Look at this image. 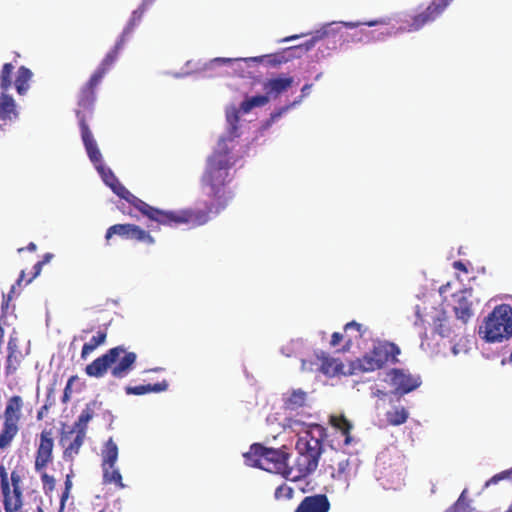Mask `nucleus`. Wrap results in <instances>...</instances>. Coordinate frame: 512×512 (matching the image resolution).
<instances>
[{"instance_id":"4468645a","label":"nucleus","mask_w":512,"mask_h":512,"mask_svg":"<svg viewBox=\"0 0 512 512\" xmlns=\"http://www.w3.org/2000/svg\"><path fill=\"white\" fill-rule=\"evenodd\" d=\"M384 381L394 388L392 394L396 396L397 401L400 400L401 396L416 388V383L411 375L406 374L401 369H391L386 374Z\"/></svg>"},{"instance_id":"ddd939ff","label":"nucleus","mask_w":512,"mask_h":512,"mask_svg":"<svg viewBox=\"0 0 512 512\" xmlns=\"http://www.w3.org/2000/svg\"><path fill=\"white\" fill-rule=\"evenodd\" d=\"M114 235H117L123 239H131L143 242L148 245H153L155 243V239L148 231L132 223L114 224L110 226L106 230L105 234V241L107 245H109V241Z\"/></svg>"},{"instance_id":"a18cd8bd","label":"nucleus","mask_w":512,"mask_h":512,"mask_svg":"<svg viewBox=\"0 0 512 512\" xmlns=\"http://www.w3.org/2000/svg\"><path fill=\"white\" fill-rule=\"evenodd\" d=\"M512 476V468L509 469V470H505V471H502L496 475H494L492 478H490L487 482H486V486H489L491 484H496L498 483L500 480H503V479H508Z\"/></svg>"},{"instance_id":"f03ea898","label":"nucleus","mask_w":512,"mask_h":512,"mask_svg":"<svg viewBox=\"0 0 512 512\" xmlns=\"http://www.w3.org/2000/svg\"><path fill=\"white\" fill-rule=\"evenodd\" d=\"M234 164L235 161L226 145V141L224 139L220 140L217 148L207 159L206 169L201 179L206 194L213 199V202L206 209H191L192 211L206 213L207 221L205 223L209 221L211 213L218 214L232 198L231 192L227 189V184L231 180L229 171Z\"/></svg>"},{"instance_id":"49530a36","label":"nucleus","mask_w":512,"mask_h":512,"mask_svg":"<svg viewBox=\"0 0 512 512\" xmlns=\"http://www.w3.org/2000/svg\"><path fill=\"white\" fill-rule=\"evenodd\" d=\"M364 24H366L368 26L380 25L381 26V31H380L381 35H391L392 34L391 29L387 26V24L383 20H375V21L365 22Z\"/></svg>"},{"instance_id":"6e6552de","label":"nucleus","mask_w":512,"mask_h":512,"mask_svg":"<svg viewBox=\"0 0 512 512\" xmlns=\"http://www.w3.org/2000/svg\"><path fill=\"white\" fill-rule=\"evenodd\" d=\"M115 62L116 60L112 59V56L106 55L89 80L81 87L75 110L79 125L87 124V120L92 117L96 100L95 89Z\"/></svg>"},{"instance_id":"e2e57ef3","label":"nucleus","mask_w":512,"mask_h":512,"mask_svg":"<svg viewBox=\"0 0 512 512\" xmlns=\"http://www.w3.org/2000/svg\"><path fill=\"white\" fill-rule=\"evenodd\" d=\"M0 336H1V340L3 339V328L0 327Z\"/></svg>"},{"instance_id":"5701e85b","label":"nucleus","mask_w":512,"mask_h":512,"mask_svg":"<svg viewBox=\"0 0 512 512\" xmlns=\"http://www.w3.org/2000/svg\"><path fill=\"white\" fill-rule=\"evenodd\" d=\"M354 361H350L347 368L346 366L338 359L325 357L321 363V372L329 377H335L339 375L351 376L357 375L358 373H349L354 367Z\"/></svg>"},{"instance_id":"aec40b11","label":"nucleus","mask_w":512,"mask_h":512,"mask_svg":"<svg viewBox=\"0 0 512 512\" xmlns=\"http://www.w3.org/2000/svg\"><path fill=\"white\" fill-rule=\"evenodd\" d=\"M294 79L291 76L279 75L274 78L267 79L263 83V90L267 96L272 99H277L283 93L292 87Z\"/></svg>"},{"instance_id":"423d86ee","label":"nucleus","mask_w":512,"mask_h":512,"mask_svg":"<svg viewBox=\"0 0 512 512\" xmlns=\"http://www.w3.org/2000/svg\"><path fill=\"white\" fill-rule=\"evenodd\" d=\"M136 361L135 352L128 351L123 345H119L94 359L85 367V373L89 377L102 378L110 370L112 377L123 379L134 369Z\"/></svg>"},{"instance_id":"f3484780","label":"nucleus","mask_w":512,"mask_h":512,"mask_svg":"<svg viewBox=\"0 0 512 512\" xmlns=\"http://www.w3.org/2000/svg\"><path fill=\"white\" fill-rule=\"evenodd\" d=\"M79 126L81 138L90 161L94 164L96 169H101L103 165L102 154L98 148L97 142L94 139L88 124L83 123Z\"/></svg>"},{"instance_id":"473e14b6","label":"nucleus","mask_w":512,"mask_h":512,"mask_svg":"<svg viewBox=\"0 0 512 512\" xmlns=\"http://www.w3.org/2000/svg\"><path fill=\"white\" fill-rule=\"evenodd\" d=\"M102 472L104 484H114L118 489H124L126 487L123 483L122 475L116 465L112 466V468L102 467Z\"/></svg>"},{"instance_id":"4c0bfd02","label":"nucleus","mask_w":512,"mask_h":512,"mask_svg":"<svg viewBox=\"0 0 512 512\" xmlns=\"http://www.w3.org/2000/svg\"><path fill=\"white\" fill-rule=\"evenodd\" d=\"M294 496V489L286 483L279 485L274 492V498L277 501H286L292 499Z\"/></svg>"},{"instance_id":"39448f33","label":"nucleus","mask_w":512,"mask_h":512,"mask_svg":"<svg viewBox=\"0 0 512 512\" xmlns=\"http://www.w3.org/2000/svg\"><path fill=\"white\" fill-rule=\"evenodd\" d=\"M14 70L12 63L3 64L0 70V120L5 123L16 120L19 116L16 102L7 94L8 90L14 87L19 95H25L33 77L32 71L26 66H20L16 73Z\"/></svg>"},{"instance_id":"ea45409f","label":"nucleus","mask_w":512,"mask_h":512,"mask_svg":"<svg viewBox=\"0 0 512 512\" xmlns=\"http://www.w3.org/2000/svg\"><path fill=\"white\" fill-rule=\"evenodd\" d=\"M54 257V255L52 253H46L44 256H43V259L41 261H38L34 266H33V274L32 276L26 280V284L30 283L34 278H36L41 270H42V267L48 263L52 258Z\"/></svg>"},{"instance_id":"bf43d9fd","label":"nucleus","mask_w":512,"mask_h":512,"mask_svg":"<svg viewBox=\"0 0 512 512\" xmlns=\"http://www.w3.org/2000/svg\"><path fill=\"white\" fill-rule=\"evenodd\" d=\"M263 56L261 57H252V58H248L247 60H252V61H255V62H261L263 60Z\"/></svg>"},{"instance_id":"dca6fc26","label":"nucleus","mask_w":512,"mask_h":512,"mask_svg":"<svg viewBox=\"0 0 512 512\" xmlns=\"http://www.w3.org/2000/svg\"><path fill=\"white\" fill-rule=\"evenodd\" d=\"M455 304L453 306V311L455 313L456 318L462 322V326L466 325L468 321L474 315L472 308V290L464 289L459 291L458 293L453 294Z\"/></svg>"},{"instance_id":"c85d7f7f","label":"nucleus","mask_w":512,"mask_h":512,"mask_svg":"<svg viewBox=\"0 0 512 512\" xmlns=\"http://www.w3.org/2000/svg\"><path fill=\"white\" fill-rule=\"evenodd\" d=\"M409 417L408 410L401 405L392 406L385 412V418L388 425L399 426L404 424Z\"/></svg>"},{"instance_id":"2eb2a0df","label":"nucleus","mask_w":512,"mask_h":512,"mask_svg":"<svg viewBox=\"0 0 512 512\" xmlns=\"http://www.w3.org/2000/svg\"><path fill=\"white\" fill-rule=\"evenodd\" d=\"M54 440L51 430H43L40 434V442L36 452L35 470L42 472L53 460Z\"/></svg>"},{"instance_id":"c9c22d12","label":"nucleus","mask_w":512,"mask_h":512,"mask_svg":"<svg viewBox=\"0 0 512 512\" xmlns=\"http://www.w3.org/2000/svg\"><path fill=\"white\" fill-rule=\"evenodd\" d=\"M269 102V97L265 93V95H256L249 98H246L240 104V110L243 113H249L255 107L265 106Z\"/></svg>"},{"instance_id":"9d476101","label":"nucleus","mask_w":512,"mask_h":512,"mask_svg":"<svg viewBox=\"0 0 512 512\" xmlns=\"http://www.w3.org/2000/svg\"><path fill=\"white\" fill-rule=\"evenodd\" d=\"M400 349L397 345L390 342L378 343L374 348L366 353L362 358L354 360V367L349 373L371 372L382 368L387 362H397V356Z\"/></svg>"},{"instance_id":"a211bd4d","label":"nucleus","mask_w":512,"mask_h":512,"mask_svg":"<svg viewBox=\"0 0 512 512\" xmlns=\"http://www.w3.org/2000/svg\"><path fill=\"white\" fill-rule=\"evenodd\" d=\"M79 126L81 138L90 161L94 164L96 169H101L103 165L102 154L98 148L97 142L94 139L88 124L83 123Z\"/></svg>"},{"instance_id":"0e129e2a","label":"nucleus","mask_w":512,"mask_h":512,"mask_svg":"<svg viewBox=\"0 0 512 512\" xmlns=\"http://www.w3.org/2000/svg\"><path fill=\"white\" fill-rule=\"evenodd\" d=\"M506 512H512V505L508 508Z\"/></svg>"},{"instance_id":"c756f323","label":"nucleus","mask_w":512,"mask_h":512,"mask_svg":"<svg viewBox=\"0 0 512 512\" xmlns=\"http://www.w3.org/2000/svg\"><path fill=\"white\" fill-rule=\"evenodd\" d=\"M307 393L302 389H294L284 399V407L289 410H297L306 405Z\"/></svg>"},{"instance_id":"7ed1b4c3","label":"nucleus","mask_w":512,"mask_h":512,"mask_svg":"<svg viewBox=\"0 0 512 512\" xmlns=\"http://www.w3.org/2000/svg\"><path fill=\"white\" fill-rule=\"evenodd\" d=\"M112 191L134 206L143 216L158 225L176 227L180 225L200 226L207 221V214L192 210H161L133 195L119 180L110 183Z\"/></svg>"},{"instance_id":"f257e3e1","label":"nucleus","mask_w":512,"mask_h":512,"mask_svg":"<svg viewBox=\"0 0 512 512\" xmlns=\"http://www.w3.org/2000/svg\"><path fill=\"white\" fill-rule=\"evenodd\" d=\"M449 286V283L439 287L431 283L432 293L429 296L423 295L421 311L418 309V318L423 327L420 347L430 355L444 353L447 348L456 353L455 341L463 329L462 325L455 323L436 295V291L443 295Z\"/></svg>"},{"instance_id":"864d4df0","label":"nucleus","mask_w":512,"mask_h":512,"mask_svg":"<svg viewBox=\"0 0 512 512\" xmlns=\"http://www.w3.org/2000/svg\"><path fill=\"white\" fill-rule=\"evenodd\" d=\"M453 268L456 270L462 271L463 273H468V268H467L466 264L460 260L453 262Z\"/></svg>"},{"instance_id":"7c9ffc66","label":"nucleus","mask_w":512,"mask_h":512,"mask_svg":"<svg viewBox=\"0 0 512 512\" xmlns=\"http://www.w3.org/2000/svg\"><path fill=\"white\" fill-rule=\"evenodd\" d=\"M93 417V407L90 404H87L79 415L77 421L74 423L73 427L70 429V434H74L75 432H84V434H86L87 425Z\"/></svg>"},{"instance_id":"8fccbe9b","label":"nucleus","mask_w":512,"mask_h":512,"mask_svg":"<svg viewBox=\"0 0 512 512\" xmlns=\"http://www.w3.org/2000/svg\"><path fill=\"white\" fill-rule=\"evenodd\" d=\"M226 118L230 125H232L235 128L236 124L239 122L238 111L236 109H233L232 111L227 112Z\"/></svg>"},{"instance_id":"2f4dec72","label":"nucleus","mask_w":512,"mask_h":512,"mask_svg":"<svg viewBox=\"0 0 512 512\" xmlns=\"http://www.w3.org/2000/svg\"><path fill=\"white\" fill-rule=\"evenodd\" d=\"M107 339V332L105 330L98 331L89 342L85 343L81 351V359L85 360L87 357L99 346L105 344Z\"/></svg>"},{"instance_id":"20e7f679","label":"nucleus","mask_w":512,"mask_h":512,"mask_svg":"<svg viewBox=\"0 0 512 512\" xmlns=\"http://www.w3.org/2000/svg\"><path fill=\"white\" fill-rule=\"evenodd\" d=\"M297 431L298 440L295 445L297 458L294 468L298 471L295 478L305 477L313 473L319 464V459L323 453V441L326 438V429L320 424H305L297 420L290 423V427Z\"/></svg>"},{"instance_id":"3c124183","label":"nucleus","mask_w":512,"mask_h":512,"mask_svg":"<svg viewBox=\"0 0 512 512\" xmlns=\"http://www.w3.org/2000/svg\"><path fill=\"white\" fill-rule=\"evenodd\" d=\"M342 341L345 342V336L344 334L340 333V332H334L331 336V340H330V346L331 347H336L338 346Z\"/></svg>"},{"instance_id":"6ab92c4d","label":"nucleus","mask_w":512,"mask_h":512,"mask_svg":"<svg viewBox=\"0 0 512 512\" xmlns=\"http://www.w3.org/2000/svg\"><path fill=\"white\" fill-rule=\"evenodd\" d=\"M79 126L81 138L90 161L94 164L96 169H101L103 165L102 154L98 148L97 142L94 139L88 124L83 123Z\"/></svg>"},{"instance_id":"13d9d810","label":"nucleus","mask_w":512,"mask_h":512,"mask_svg":"<svg viewBox=\"0 0 512 512\" xmlns=\"http://www.w3.org/2000/svg\"><path fill=\"white\" fill-rule=\"evenodd\" d=\"M344 25L347 27V28H354L356 27L358 24L356 23H353V22H345Z\"/></svg>"},{"instance_id":"f704fd0d","label":"nucleus","mask_w":512,"mask_h":512,"mask_svg":"<svg viewBox=\"0 0 512 512\" xmlns=\"http://www.w3.org/2000/svg\"><path fill=\"white\" fill-rule=\"evenodd\" d=\"M311 87H312V84H305L301 89V95L292 103H290L286 106H283V107L279 108L278 110L272 112L270 115V120L272 122L278 120L290 108L294 107L296 104H299L303 100V98H305L310 93Z\"/></svg>"},{"instance_id":"412c9836","label":"nucleus","mask_w":512,"mask_h":512,"mask_svg":"<svg viewBox=\"0 0 512 512\" xmlns=\"http://www.w3.org/2000/svg\"><path fill=\"white\" fill-rule=\"evenodd\" d=\"M24 356L19 348L17 338L10 337L7 344V357L5 361V375H14L20 368Z\"/></svg>"},{"instance_id":"a19ab883","label":"nucleus","mask_w":512,"mask_h":512,"mask_svg":"<svg viewBox=\"0 0 512 512\" xmlns=\"http://www.w3.org/2000/svg\"><path fill=\"white\" fill-rule=\"evenodd\" d=\"M168 382L166 380H163L161 382H158V383H154V384H145L144 385V388H145V394L147 393H159V392H163V391H166L168 389Z\"/></svg>"},{"instance_id":"6e6d98bb","label":"nucleus","mask_w":512,"mask_h":512,"mask_svg":"<svg viewBox=\"0 0 512 512\" xmlns=\"http://www.w3.org/2000/svg\"><path fill=\"white\" fill-rule=\"evenodd\" d=\"M24 278H25V271H24V270H22V271L20 272V275H19L18 280L16 281V284H15V285H13V286L11 287V291H10V293H14V292H15V286H16V285L20 286V285H21V283H22V281L24 280Z\"/></svg>"},{"instance_id":"79ce46f5","label":"nucleus","mask_w":512,"mask_h":512,"mask_svg":"<svg viewBox=\"0 0 512 512\" xmlns=\"http://www.w3.org/2000/svg\"><path fill=\"white\" fill-rule=\"evenodd\" d=\"M77 380H78V376L77 375H72L68 379V381L66 383V386L64 388L62 402L66 403V402H68L70 400V397H71V394H72V385Z\"/></svg>"},{"instance_id":"0eeeda50","label":"nucleus","mask_w":512,"mask_h":512,"mask_svg":"<svg viewBox=\"0 0 512 512\" xmlns=\"http://www.w3.org/2000/svg\"><path fill=\"white\" fill-rule=\"evenodd\" d=\"M245 462L248 466L260 468L262 470L290 477L293 467H289V454L282 449L269 448L261 443H254L250 446L247 453L244 454Z\"/></svg>"},{"instance_id":"603ef678","label":"nucleus","mask_w":512,"mask_h":512,"mask_svg":"<svg viewBox=\"0 0 512 512\" xmlns=\"http://www.w3.org/2000/svg\"><path fill=\"white\" fill-rule=\"evenodd\" d=\"M269 57H270L269 62L273 65H279V64L287 61V59L283 55H280V54L270 55Z\"/></svg>"},{"instance_id":"4d7b16f0","label":"nucleus","mask_w":512,"mask_h":512,"mask_svg":"<svg viewBox=\"0 0 512 512\" xmlns=\"http://www.w3.org/2000/svg\"><path fill=\"white\" fill-rule=\"evenodd\" d=\"M232 60L230 58H216L214 59V62H221V63H228V62H231Z\"/></svg>"},{"instance_id":"a878e982","label":"nucleus","mask_w":512,"mask_h":512,"mask_svg":"<svg viewBox=\"0 0 512 512\" xmlns=\"http://www.w3.org/2000/svg\"><path fill=\"white\" fill-rule=\"evenodd\" d=\"M330 424L340 433V436L343 438L342 444L338 443L340 448L349 446L353 442V437L351 436V430L353 426L345 416H331Z\"/></svg>"},{"instance_id":"5fc2aeb1","label":"nucleus","mask_w":512,"mask_h":512,"mask_svg":"<svg viewBox=\"0 0 512 512\" xmlns=\"http://www.w3.org/2000/svg\"><path fill=\"white\" fill-rule=\"evenodd\" d=\"M37 249V246L35 243L33 242H30L27 247H21V248H18V253H22L24 250H28V251H31V252H34L36 251Z\"/></svg>"},{"instance_id":"37998d69","label":"nucleus","mask_w":512,"mask_h":512,"mask_svg":"<svg viewBox=\"0 0 512 512\" xmlns=\"http://www.w3.org/2000/svg\"><path fill=\"white\" fill-rule=\"evenodd\" d=\"M100 174L102 175V178L104 182L110 186V183L116 182L118 178L114 175V173L109 168H105L104 165H102L101 169H97Z\"/></svg>"},{"instance_id":"393cba45","label":"nucleus","mask_w":512,"mask_h":512,"mask_svg":"<svg viewBox=\"0 0 512 512\" xmlns=\"http://www.w3.org/2000/svg\"><path fill=\"white\" fill-rule=\"evenodd\" d=\"M453 0H433L421 14H418V28L439 17Z\"/></svg>"},{"instance_id":"680f3d73","label":"nucleus","mask_w":512,"mask_h":512,"mask_svg":"<svg viewBox=\"0 0 512 512\" xmlns=\"http://www.w3.org/2000/svg\"><path fill=\"white\" fill-rule=\"evenodd\" d=\"M298 36H291V37H288L286 39H284V41H289V40H293V39H296Z\"/></svg>"},{"instance_id":"f8f14e48","label":"nucleus","mask_w":512,"mask_h":512,"mask_svg":"<svg viewBox=\"0 0 512 512\" xmlns=\"http://www.w3.org/2000/svg\"><path fill=\"white\" fill-rule=\"evenodd\" d=\"M11 485L8 480V473L4 466H0V485L3 494L5 512H23V500L21 489V476L17 471L11 472Z\"/></svg>"},{"instance_id":"58836bf2","label":"nucleus","mask_w":512,"mask_h":512,"mask_svg":"<svg viewBox=\"0 0 512 512\" xmlns=\"http://www.w3.org/2000/svg\"><path fill=\"white\" fill-rule=\"evenodd\" d=\"M373 395L378 398V402L376 404V407L378 409L384 408L386 401H388L389 403H392L394 400V397H395L392 394V391L390 393H388V392L380 390V389H377L376 391H374Z\"/></svg>"},{"instance_id":"69168bd1","label":"nucleus","mask_w":512,"mask_h":512,"mask_svg":"<svg viewBox=\"0 0 512 512\" xmlns=\"http://www.w3.org/2000/svg\"><path fill=\"white\" fill-rule=\"evenodd\" d=\"M39 512H43L41 509H39Z\"/></svg>"},{"instance_id":"09e8293b","label":"nucleus","mask_w":512,"mask_h":512,"mask_svg":"<svg viewBox=\"0 0 512 512\" xmlns=\"http://www.w3.org/2000/svg\"><path fill=\"white\" fill-rule=\"evenodd\" d=\"M125 392L127 395H144L145 394V388L144 385H137V386H126Z\"/></svg>"},{"instance_id":"1a4fd4ad","label":"nucleus","mask_w":512,"mask_h":512,"mask_svg":"<svg viewBox=\"0 0 512 512\" xmlns=\"http://www.w3.org/2000/svg\"><path fill=\"white\" fill-rule=\"evenodd\" d=\"M479 336L489 343L502 342L512 336V307L497 305L479 326Z\"/></svg>"},{"instance_id":"9b49d317","label":"nucleus","mask_w":512,"mask_h":512,"mask_svg":"<svg viewBox=\"0 0 512 512\" xmlns=\"http://www.w3.org/2000/svg\"><path fill=\"white\" fill-rule=\"evenodd\" d=\"M22 408L23 399L21 396L14 395L7 400L3 414V427L0 433V449H6L9 447L16 436Z\"/></svg>"},{"instance_id":"de8ad7c7","label":"nucleus","mask_w":512,"mask_h":512,"mask_svg":"<svg viewBox=\"0 0 512 512\" xmlns=\"http://www.w3.org/2000/svg\"><path fill=\"white\" fill-rule=\"evenodd\" d=\"M71 488H72L71 477H70V475H67L66 480H65V489L61 495V501H60L61 506H64L66 500L68 499Z\"/></svg>"},{"instance_id":"b1692460","label":"nucleus","mask_w":512,"mask_h":512,"mask_svg":"<svg viewBox=\"0 0 512 512\" xmlns=\"http://www.w3.org/2000/svg\"><path fill=\"white\" fill-rule=\"evenodd\" d=\"M85 436L84 432H75L74 434H70V430L63 432L60 442L64 447L65 458L73 459L79 453Z\"/></svg>"},{"instance_id":"052dcab7","label":"nucleus","mask_w":512,"mask_h":512,"mask_svg":"<svg viewBox=\"0 0 512 512\" xmlns=\"http://www.w3.org/2000/svg\"><path fill=\"white\" fill-rule=\"evenodd\" d=\"M314 45V40H311L307 46H306V50L310 49L312 46Z\"/></svg>"},{"instance_id":"bb28decb","label":"nucleus","mask_w":512,"mask_h":512,"mask_svg":"<svg viewBox=\"0 0 512 512\" xmlns=\"http://www.w3.org/2000/svg\"><path fill=\"white\" fill-rule=\"evenodd\" d=\"M118 460V446L114 442L112 438H109L101 451V468L108 467L112 468V466L116 465Z\"/></svg>"},{"instance_id":"e433bc0d","label":"nucleus","mask_w":512,"mask_h":512,"mask_svg":"<svg viewBox=\"0 0 512 512\" xmlns=\"http://www.w3.org/2000/svg\"><path fill=\"white\" fill-rule=\"evenodd\" d=\"M468 490L464 489L457 501L452 504L445 512H473L471 500L467 497Z\"/></svg>"},{"instance_id":"4be33fe9","label":"nucleus","mask_w":512,"mask_h":512,"mask_svg":"<svg viewBox=\"0 0 512 512\" xmlns=\"http://www.w3.org/2000/svg\"><path fill=\"white\" fill-rule=\"evenodd\" d=\"M330 501L325 494L306 496L294 512H329Z\"/></svg>"},{"instance_id":"c03bdc74","label":"nucleus","mask_w":512,"mask_h":512,"mask_svg":"<svg viewBox=\"0 0 512 512\" xmlns=\"http://www.w3.org/2000/svg\"><path fill=\"white\" fill-rule=\"evenodd\" d=\"M41 473V481L43 483V488L48 491H52L55 487V479L53 476L47 474L42 471Z\"/></svg>"},{"instance_id":"cd10ccee","label":"nucleus","mask_w":512,"mask_h":512,"mask_svg":"<svg viewBox=\"0 0 512 512\" xmlns=\"http://www.w3.org/2000/svg\"><path fill=\"white\" fill-rule=\"evenodd\" d=\"M363 330L362 325L356 321H351L344 326L345 344L342 351H349L354 341L362 338Z\"/></svg>"},{"instance_id":"72a5a7b5","label":"nucleus","mask_w":512,"mask_h":512,"mask_svg":"<svg viewBox=\"0 0 512 512\" xmlns=\"http://www.w3.org/2000/svg\"><path fill=\"white\" fill-rule=\"evenodd\" d=\"M332 477L349 486V482L352 477V466L349 459H344L338 462L335 472L332 473Z\"/></svg>"},{"instance_id":"338daca9","label":"nucleus","mask_w":512,"mask_h":512,"mask_svg":"<svg viewBox=\"0 0 512 512\" xmlns=\"http://www.w3.org/2000/svg\"><path fill=\"white\" fill-rule=\"evenodd\" d=\"M99 512H104V510H101V511H99Z\"/></svg>"}]
</instances>
